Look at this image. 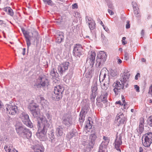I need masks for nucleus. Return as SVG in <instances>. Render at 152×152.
<instances>
[{"mask_svg":"<svg viewBox=\"0 0 152 152\" xmlns=\"http://www.w3.org/2000/svg\"><path fill=\"white\" fill-rule=\"evenodd\" d=\"M41 124L39 121L37 122L38 132L36 135L41 141H44L46 138V135L50 129V124L49 123L45 117L40 118Z\"/></svg>","mask_w":152,"mask_h":152,"instance_id":"nucleus-1","label":"nucleus"},{"mask_svg":"<svg viewBox=\"0 0 152 152\" xmlns=\"http://www.w3.org/2000/svg\"><path fill=\"white\" fill-rule=\"evenodd\" d=\"M121 78L120 79L121 83L118 81H116L113 84L114 87L113 91L115 95H118V92H119L121 88L124 89V85L126 83L129 78L130 74L126 70H124L123 74H121Z\"/></svg>","mask_w":152,"mask_h":152,"instance_id":"nucleus-2","label":"nucleus"},{"mask_svg":"<svg viewBox=\"0 0 152 152\" xmlns=\"http://www.w3.org/2000/svg\"><path fill=\"white\" fill-rule=\"evenodd\" d=\"M17 133L24 138H30L31 136V132L23 125L18 126L16 128Z\"/></svg>","mask_w":152,"mask_h":152,"instance_id":"nucleus-3","label":"nucleus"},{"mask_svg":"<svg viewBox=\"0 0 152 152\" xmlns=\"http://www.w3.org/2000/svg\"><path fill=\"white\" fill-rule=\"evenodd\" d=\"M17 133L24 138H30L31 136V132L23 125L18 126L16 128Z\"/></svg>","mask_w":152,"mask_h":152,"instance_id":"nucleus-4","label":"nucleus"},{"mask_svg":"<svg viewBox=\"0 0 152 152\" xmlns=\"http://www.w3.org/2000/svg\"><path fill=\"white\" fill-rule=\"evenodd\" d=\"M17 133L24 138H30L31 136V132L23 125L18 126L16 128Z\"/></svg>","mask_w":152,"mask_h":152,"instance_id":"nucleus-5","label":"nucleus"},{"mask_svg":"<svg viewBox=\"0 0 152 152\" xmlns=\"http://www.w3.org/2000/svg\"><path fill=\"white\" fill-rule=\"evenodd\" d=\"M107 55L104 51H100L97 55L95 66L99 68L104 64L106 60Z\"/></svg>","mask_w":152,"mask_h":152,"instance_id":"nucleus-6","label":"nucleus"},{"mask_svg":"<svg viewBox=\"0 0 152 152\" xmlns=\"http://www.w3.org/2000/svg\"><path fill=\"white\" fill-rule=\"evenodd\" d=\"M28 108L34 118H38L39 117L40 110L39 106L37 104L35 103H30L28 106Z\"/></svg>","mask_w":152,"mask_h":152,"instance_id":"nucleus-7","label":"nucleus"},{"mask_svg":"<svg viewBox=\"0 0 152 152\" xmlns=\"http://www.w3.org/2000/svg\"><path fill=\"white\" fill-rule=\"evenodd\" d=\"M64 88L62 86L58 85L54 88V94L53 97L55 100L58 101L61 99L62 97V93Z\"/></svg>","mask_w":152,"mask_h":152,"instance_id":"nucleus-8","label":"nucleus"},{"mask_svg":"<svg viewBox=\"0 0 152 152\" xmlns=\"http://www.w3.org/2000/svg\"><path fill=\"white\" fill-rule=\"evenodd\" d=\"M38 36V33L36 30L33 29L31 31V33L28 36L26 37V40L27 46L28 50L31 45V42H34Z\"/></svg>","mask_w":152,"mask_h":152,"instance_id":"nucleus-9","label":"nucleus"},{"mask_svg":"<svg viewBox=\"0 0 152 152\" xmlns=\"http://www.w3.org/2000/svg\"><path fill=\"white\" fill-rule=\"evenodd\" d=\"M127 120L126 118L123 113H120L117 115L114 123L117 126L122 124L125 126Z\"/></svg>","mask_w":152,"mask_h":152,"instance_id":"nucleus-10","label":"nucleus"},{"mask_svg":"<svg viewBox=\"0 0 152 152\" xmlns=\"http://www.w3.org/2000/svg\"><path fill=\"white\" fill-rule=\"evenodd\" d=\"M20 117L25 125L31 128L33 127L32 123L31 122L29 115L27 113L23 112L20 115Z\"/></svg>","mask_w":152,"mask_h":152,"instance_id":"nucleus-11","label":"nucleus"},{"mask_svg":"<svg viewBox=\"0 0 152 152\" xmlns=\"http://www.w3.org/2000/svg\"><path fill=\"white\" fill-rule=\"evenodd\" d=\"M89 109V105L87 104H86L82 108L79 118V121L81 124H82L84 121L86 115Z\"/></svg>","mask_w":152,"mask_h":152,"instance_id":"nucleus-12","label":"nucleus"},{"mask_svg":"<svg viewBox=\"0 0 152 152\" xmlns=\"http://www.w3.org/2000/svg\"><path fill=\"white\" fill-rule=\"evenodd\" d=\"M144 138L145 142H142L143 145L145 147H148L152 143V133L149 132L143 135L142 138V140Z\"/></svg>","mask_w":152,"mask_h":152,"instance_id":"nucleus-13","label":"nucleus"},{"mask_svg":"<svg viewBox=\"0 0 152 152\" xmlns=\"http://www.w3.org/2000/svg\"><path fill=\"white\" fill-rule=\"evenodd\" d=\"M97 138L96 134L95 132L92 133L90 134L88 144L89 148H93L95 144L96 140Z\"/></svg>","mask_w":152,"mask_h":152,"instance_id":"nucleus-14","label":"nucleus"},{"mask_svg":"<svg viewBox=\"0 0 152 152\" xmlns=\"http://www.w3.org/2000/svg\"><path fill=\"white\" fill-rule=\"evenodd\" d=\"M83 48L80 44H76L74 47L73 53L75 56L80 57L82 55Z\"/></svg>","mask_w":152,"mask_h":152,"instance_id":"nucleus-15","label":"nucleus"},{"mask_svg":"<svg viewBox=\"0 0 152 152\" xmlns=\"http://www.w3.org/2000/svg\"><path fill=\"white\" fill-rule=\"evenodd\" d=\"M6 110L9 114L13 115H15L17 113L18 108L14 104H9L6 108Z\"/></svg>","mask_w":152,"mask_h":152,"instance_id":"nucleus-16","label":"nucleus"},{"mask_svg":"<svg viewBox=\"0 0 152 152\" xmlns=\"http://www.w3.org/2000/svg\"><path fill=\"white\" fill-rule=\"evenodd\" d=\"M69 63L66 61L61 64L58 68V69L60 74H62L67 70Z\"/></svg>","mask_w":152,"mask_h":152,"instance_id":"nucleus-17","label":"nucleus"},{"mask_svg":"<svg viewBox=\"0 0 152 152\" xmlns=\"http://www.w3.org/2000/svg\"><path fill=\"white\" fill-rule=\"evenodd\" d=\"M96 57V53L94 52L88 56L87 58L86 63L89 64L91 67H93L95 63V60Z\"/></svg>","mask_w":152,"mask_h":152,"instance_id":"nucleus-18","label":"nucleus"},{"mask_svg":"<svg viewBox=\"0 0 152 152\" xmlns=\"http://www.w3.org/2000/svg\"><path fill=\"white\" fill-rule=\"evenodd\" d=\"M62 123L67 127L71 125L72 123V118L71 115L68 114L65 115L64 116Z\"/></svg>","mask_w":152,"mask_h":152,"instance_id":"nucleus-19","label":"nucleus"},{"mask_svg":"<svg viewBox=\"0 0 152 152\" xmlns=\"http://www.w3.org/2000/svg\"><path fill=\"white\" fill-rule=\"evenodd\" d=\"M39 80H40L41 86L44 90H46L48 88V86L49 85L48 80L44 77H39Z\"/></svg>","mask_w":152,"mask_h":152,"instance_id":"nucleus-20","label":"nucleus"},{"mask_svg":"<svg viewBox=\"0 0 152 152\" xmlns=\"http://www.w3.org/2000/svg\"><path fill=\"white\" fill-rule=\"evenodd\" d=\"M121 134H119L118 136H117L115 141V148L116 150L121 152V150L120 148V145L122 144V142L121 140Z\"/></svg>","mask_w":152,"mask_h":152,"instance_id":"nucleus-21","label":"nucleus"},{"mask_svg":"<svg viewBox=\"0 0 152 152\" xmlns=\"http://www.w3.org/2000/svg\"><path fill=\"white\" fill-rule=\"evenodd\" d=\"M64 33L60 32L56 35V41L58 43H60L64 40Z\"/></svg>","mask_w":152,"mask_h":152,"instance_id":"nucleus-22","label":"nucleus"},{"mask_svg":"<svg viewBox=\"0 0 152 152\" xmlns=\"http://www.w3.org/2000/svg\"><path fill=\"white\" fill-rule=\"evenodd\" d=\"M108 94L107 92L105 91L102 93L100 97L98 98V99H100V101L101 102H102L104 104L106 103L107 102V97Z\"/></svg>","mask_w":152,"mask_h":152,"instance_id":"nucleus-23","label":"nucleus"},{"mask_svg":"<svg viewBox=\"0 0 152 152\" xmlns=\"http://www.w3.org/2000/svg\"><path fill=\"white\" fill-rule=\"evenodd\" d=\"M91 89L92 91L91 94L97 95V91L98 90L97 83V80H94L93 84L91 87Z\"/></svg>","mask_w":152,"mask_h":152,"instance_id":"nucleus-24","label":"nucleus"},{"mask_svg":"<svg viewBox=\"0 0 152 152\" xmlns=\"http://www.w3.org/2000/svg\"><path fill=\"white\" fill-rule=\"evenodd\" d=\"M132 6L134 9V13L135 15V16L136 17L138 18H140L141 17L140 12L139 10V8L137 6V5L135 3L134 4L133 2H132Z\"/></svg>","mask_w":152,"mask_h":152,"instance_id":"nucleus-25","label":"nucleus"},{"mask_svg":"<svg viewBox=\"0 0 152 152\" xmlns=\"http://www.w3.org/2000/svg\"><path fill=\"white\" fill-rule=\"evenodd\" d=\"M140 124L137 131L138 132V130H139V133L141 134L144 130L143 124L144 122V120L143 118H140Z\"/></svg>","mask_w":152,"mask_h":152,"instance_id":"nucleus-26","label":"nucleus"},{"mask_svg":"<svg viewBox=\"0 0 152 152\" xmlns=\"http://www.w3.org/2000/svg\"><path fill=\"white\" fill-rule=\"evenodd\" d=\"M78 134L77 131L76 129H73L71 132H69L66 135V137L69 139L76 137Z\"/></svg>","mask_w":152,"mask_h":152,"instance_id":"nucleus-27","label":"nucleus"},{"mask_svg":"<svg viewBox=\"0 0 152 152\" xmlns=\"http://www.w3.org/2000/svg\"><path fill=\"white\" fill-rule=\"evenodd\" d=\"M34 152H44V148L42 145H37L34 147Z\"/></svg>","mask_w":152,"mask_h":152,"instance_id":"nucleus-28","label":"nucleus"},{"mask_svg":"<svg viewBox=\"0 0 152 152\" xmlns=\"http://www.w3.org/2000/svg\"><path fill=\"white\" fill-rule=\"evenodd\" d=\"M50 77L52 79L57 78L58 76V74L57 72V71L56 69H52L50 72Z\"/></svg>","mask_w":152,"mask_h":152,"instance_id":"nucleus-29","label":"nucleus"},{"mask_svg":"<svg viewBox=\"0 0 152 152\" xmlns=\"http://www.w3.org/2000/svg\"><path fill=\"white\" fill-rule=\"evenodd\" d=\"M56 132L57 136H61L63 134V128L61 126L56 129Z\"/></svg>","mask_w":152,"mask_h":152,"instance_id":"nucleus-30","label":"nucleus"},{"mask_svg":"<svg viewBox=\"0 0 152 152\" xmlns=\"http://www.w3.org/2000/svg\"><path fill=\"white\" fill-rule=\"evenodd\" d=\"M109 78L106 81H105L103 86H102V88L103 90H106L109 86Z\"/></svg>","mask_w":152,"mask_h":152,"instance_id":"nucleus-31","label":"nucleus"},{"mask_svg":"<svg viewBox=\"0 0 152 152\" xmlns=\"http://www.w3.org/2000/svg\"><path fill=\"white\" fill-rule=\"evenodd\" d=\"M92 120V118L90 117L88 118V120L87 121V125H86L85 127L86 128L91 129L92 127V125L91 123V120Z\"/></svg>","mask_w":152,"mask_h":152,"instance_id":"nucleus-32","label":"nucleus"},{"mask_svg":"<svg viewBox=\"0 0 152 152\" xmlns=\"http://www.w3.org/2000/svg\"><path fill=\"white\" fill-rule=\"evenodd\" d=\"M88 25L91 30L94 29L95 27V23L94 20H92V22L88 23Z\"/></svg>","mask_w":152,"mask_h":152,"instance_id":"nucleus-33","label":"nucleus"},{"mask_svg":"<svg viewBox=\"0 0 152 152\" xmlns=\"http://www.w3.org/2000/svg\"><path fill=\"white\" fill-rule=\"evenodd\" d=\"M110 74L113 77H114L117 75V70L116 69H111Z\"/></svg>","mask_w":152,"mask_h":152,"instance_id":"nucleus-34","label":"nucleus"},{"mask_svg":"<svg viewBox=\"0 0 152 152\" xmlns=\"http://www.w3.org/2000/svg\"><path fill=\"white\" fill-rule=\"evenodd\" d=\"M110 141H103L101 144V147L103 148H106L107 147Z\"/></svg>","mask_w":152,"mask_h":152,"instance_id":"nucleus-35","label":"nucleus"},{"mask_svg":"<svg viewBox=\"0 0 152 152\" xmlns=\"http://www.w3.org/2000/svg\"><path fill=\"white\" fill-rule=\"evenodd\" d=\"M40 99L42 105H43V103H44L46 104H47L48 103V102L47 101L45 100L44 97L42 96L41 95L40 96Z\"/></svg>","mask_w":152,"mask_h":152,"instance_id":"nucleus-36","label":"nucleus"},{"mask_svg":"<svg viewBox=\"0 0 152 152\" xmlns=\"http://www.w3.org/2000/svg\"><path fill=\"white\" fill-rule=\"evenodd\" d=\"M48 134L49 135V137L51 139L55 138V137L53 133V130H51L50 132L48 133Z\"/></svg>","mask_w":152,"mask_h":152,"instance_id":"nucleus-37","label":"nucleus"},{"mask_svg":"<svg viewBox=\"0 0 152 152\" xmlns=\"http://www.w3.org/2000/svg\"><path fill=\"white\" fill-rule=\"evenodd\" d=\"M98 98H97L96 99L97 102L96 103V105L99 107H103V105L102 103H101V101L100 99H98Z\"/></svg>","mask_w":152,"mask_h":152,"instance_id":"nucleus-38","label":"nucleus"},{"mask_svg":"<svg viewBox=\"0 0 152 152\" xmlns=\"http://www.w3.org/2000/svg\"><path fill=\"white\" fill-rule=\"evenodd\" d=\"M148 124L151 126H152V116L149 117L147 120Z\"/></svg>","mask_w":152,"mask_h":152,"instance_id":"nucleus-39","label":"nucleus"},{"mask_svg":"<svg viewBox=\"0 0 152 152\" xmlns=\"http://www.w3.org/2000/svg\"><path fill=\"white\" fill-rule=\"evenodd\" d=\"M34 86L35 87V88H42L40 81L39 83H36L34 85Z\"/></svg>","mask_w":152,"mask_h":152,"instance_id":"nucleus-40","label":"nucleus"},{"mask_svg":"<svg viewBox=\"0 0 152 152\" xmlns=\"http://www.w3.org/2000/svg\"><path fill=\"white\" fill-rule=\"evenodd\" d=\"M107 5L109 8L111 10H113L114 9V7L113 6V4L110 1H109L107 2Z\"/></svg>","mask_w":152,"mask_h":152,"instance_id":"nucleus-41","label":"nucleus"},{"mask_svg":"<svg viewBox=\"0 0 152 152\" xmlns=\"http://www.w3.org/2000/svg\"><path fill=\"white\" fill-rule=\"evenodd\" d=\"M45 3H46L48 5H52L53 4L52 1L51 0H43Z\"/></svg>","mask_w":152,"mask_h":152,"instance_id":"nucleus-42","label":"nucleus"},{"mask_svg":"<svg viewBox=\"0 0 152 152\" xmlns=\"http://www.w3.org/2000/svg\"><path fill=\"white\" fill-rule=\"evenodd\" d=\"M7 12L8 13L9 15H10L12 16H13L14 15V13L13 12V10L10 7V8H9Z\"/></svg>","mask_w":152,"mask_h":152,"instance_id":"nucleus-43","label":"nucleus"},{"mask_svg":"<svg viewBox=\"0 0 152 152\" xmlns=\"http://www.w3.org/2000/svg\"><path fill=\"white\" fill-rule=\"evenodd\" d=\"M45 115L46 117L48 120H49V121L50 122L52 118L51 115H50L48 112H47L45 114Z\"/></svg>","mask_w":152,"mask_h":152,"instance_id":"nucleus-44","label":"nucleus"},{"mask_svg":"<svg viewBox=\"0 0 152 152\" xmlns=\"http://www.w3.org/2000/svg\"><path fill=\"white\" fill-rule=\"evenodd\" d=\"M12 148V147H10L9 146V148L8 150V152H18V151L15 149V148H13V149H12L11 148Z\"/></svg>","mask_w":152,"mask_h":152,"instance_id":"nucleus-45","label":"nucleus"},{"mask_svg":"<svg viewBox=\"0 0 152 152\" xmlns=\"http://www.w3.org/2000/svg\"><path fill=\"white\" fill-rule=\"evenodd\" d=\"M124 59L126 60H128L129 58V54L127 52H125L124 55Z\"/></svg>","mask_w":152,"mask_h":152,"instance_id":"nucleus-46","label":"nucleus"},{"mask_svg":"<svg viewBox=\"0 0 152 152\" xmlns=\"http://www.w3.org/2000/svg\"><path fill=\"white\" fill-rule=\"evenodd\" d=\"M96 95H93L91 94V100L92 102H94V99L95 98Z\"/></svg>","mask_w":152,"mask_h":152,"instance_id":"nucleus-47","label":"nucleus"},{"mask_svg":"<svg viewBox=\"0 0 152 152\" xmlns=\"http://www.w3.org/2000/svg\"><path fill=\"white\" fill-rule=\"evenodd\" d=\"M86 20L88 23L89 22H92V20H94L91 18H89L88 16L86 17Z\"/></svg>","mask_w":152,"mask_h":152,"instance_id":"nucleus-48","label":"nucleus"},{"mask_svg":"<svg viewBox=\"0 0 152 152\" xmlns=\"http://www.w3.org/2000/svg\"><path fill=\"white\" fill-rule=\"evenodd\" d=\"M105 148H103L102 147H99V151L98 152H105Z\"/></svg>","mask_w":152,"mask_h":152,"instance_id":"nucleus-49","label":"nucleus"},{"mask_svg":"<svg viewBox=\"0 0 152 152\" xmlns=\"http://www.w3.org/2000/svg\"><path fill=\"white\" fill-rule=\"evenodd\" d=\"M134 89L136 90L137 92H139L140 91V87L137 85H134Z\"/></svg>","mask_w":152,"mask_h":152,"instance_id":"nucleus-50","label":"nucleus"},{"mask_svg":"<svg viewBox=\"0 0 152 152\" xmlns=\"http://www.w3.org/2000/svg\"><path fill=\"white\" fill-rule=\"evenodd\" d=\"M126 39V37H124L122 38V43L123 45H125L127 43V42L125 41V40Z\"/></svg>","mask_w":152,"mask_h":152,"instance_id":"nucleus-51","label":"nucleus"},{"mask_svg":"<svg viewBox=\"0 0 152 152\" xmlns=\"http://www.w3.org/2000/svg\"><path fill=\"white\" fill-rule=\"evenodd\" d=\"M130 28V24H129V21L127 20L126 21V28Z\"/></svg>","mask_w":152,"mask_h":152,"instance_id":"nucleus-52","label":"nucleus"},{"mask_svg":"<svg viewBox=\"0 0 152 152\" xmlns=\"http://www.w3.org/2000/svg\"><path fill=\"white\" fill-rule=\"evenodd\" d=\"M31 33L30 32H27V31H25L23 33V34L25 36V38H26V36H28V35H29Z\"/></svg>","mask_w":152,"mask_h":152,"instance_id":"nucleus-53","label":"nucleus"},{"mask_svg":"<svg viewBox=\"0 0 152 152\" xmlns=\"http://www.w3.org/2000/svg\"><path fill=\"white\" fill-rule=\"evenodd\" d=\"M108 12L111 15H113L114 14V12H113L112 10L110 9L108 10Z\"/></svg>","mask_w":152,"mask_h":152,"instance_id":"nucleus-54","label":"nucleus"},{"mask_svg":"<svg viewBox=\"0 0 152 152\" xmlns=\"http://www.w3.org/2000/svg\"><path fill=\"white\" fill-rule=\"evenodd\" d=\"M78 6L77 5V4L76 3H75L72 4V9H75V8H77Z\"/></svg>","mask_w":152,"mask_h":152,"instance_id":"nucleus-55","label":"nucleus"},{"mask_svg":"<svg viewBox=\"0 0 152 152\" xmlns=\"http://www.w3.org/2000/svg\"><path fill=\"white\" fill-rule=\"evenodd\" d=\"M123 105H124V109H127L129 106V105L127 104H123Z\"/></svg>","mask_w":152,"mask_h":152,"instance_id":"nucleus-56","label":"nucleus"},{"mask_svg":"<svg viewBox=\"0 0 152 152\" xmlns=\"http://www.w3.org/2000/svg\"><path fill=\"white\" fill-rule=\"evenodd\" d=\"M103 140H104V141H110V139L108 138L107 137H106L105 136H104L103 137Z\"/></svg>","mask_w":152,"mask_h":152,"instance_id":"nucleus-57","label":"nucleus"},{"mask_svg":"<svg viewBox=\"0 0 152 152\" xmlns=\"http://www.w3.org/2000/svg\"><path fill=\"white\" fill-rule=\"evenodd\" d=\"M9 148V147L8 145V146H7V145L5 146L4 148V149H5V151L7 152H8V149Z\"/></svg>","mask_w":152,"mask_h":152,"instance_id":"nucleus-58","label":"nucleus"},{"mask_svg":"<svg viewBox=\"0 0 152 152\" xmlns=\"http://www.w3.org/2000/svg\"><path fill=\"white\" fill-rule=\"evenodd\" d=\"M116 104H120L121 105H123V104L120 101H118L116 102Z\"/></svg>","mask_w":152,"mask_h":152,"instance_id":"nucleus-59","label":"nucleus"},{"mask_svg":"<svg viewBox=\"0 0 152 152\" xmlns=\"http://www.w3.org/2000/svg\"><path fill=\"white\" fill-rule=\"evenodd\" d=\"M140 76V74L139 73H137L135 76V78L136 80L138 79V76Z\"/></svg>","mask_w":152,"mask_h":152,"instance_id":"nucleus-60","label":"nucleus"},{"mask_svg":"<svg viewBox=\"0 0 152 152\" xmlns=\"http://www.w3.org/2000/svg\"><path fill=\"white\" fill-rule=\"evenodd\" d=\"M148 93L152 94V88L150 87Z\"/></svg>","mask_w":152,"mask_h":152,"instance_id":"nucleus-61","label":"nucleus"},{"mask_svg":"<svg viewBox=\"0 0 152 152\" xmlns=\"http://www.w3.org/2000/svg\"><path fill=\"white\" fill-rule=\"evenodd\" d=\"M25 52H26V48H23V52L22 53V54L23 55H25Z\"/></svg>","mask_w":152,"mask_h":152,"instance_id":"nucleus-62","label":"nucleus"},{"mask_svg":"<svg viewBox=\"0 0 152 152\" xmlns=\"http://www.w3.org/2000/svg\"><path fill=\"white\" fill-rule=\"evenodd\" d=\"M144 30L142 29V30L141 32V35L142 36L141 37H142L144 36Z\"/></svg>","mask_w":152,"mask_h":152,"instance_id":"nucleus-63","label":"nucleus"},{"mask_svg":"<svg viewBox=\"0 0 152 152\" xmlns=\"http://www.w3.org/2000/svg\"><path fill=\"white\" fill-rule=\"evenodd\" d=\"M10 7H6L4 9V10L7 12H8V10Z\"/></svg>","mask_w":152,"mask_h":152,"instance_id":"nucleus-64","label":"nucleus"}]
</instances>
